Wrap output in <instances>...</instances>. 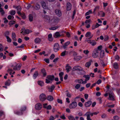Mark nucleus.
<instances>
[{"mask_svg": "<svg viewBox=\"0 0 120 120\" xmlns=\"http://www.w3.org/2000/svg\"><path fill=\"white\" fill-rule=\"evenodd\" d=\"M108 92L109 96L108 99L111 100H114V95L112 91V90H109Z\"/></svg>", "mask_w": 120, "mask_h": 120, "instance_id": "f257e3e1", "label": "nucleus"}, {"mask_svg": "<svg viewBox=\"0 0 120 120\" xmlns=\"http://www.w3.org/2000/svg\"><path fill=\"white\" fill-rule=\"evenodd\" d=\"M55 55L54 54H52L49 57V59L51 60H52L55 57Z\"/></svg>", "mask_w": 120, "mask_h": 120, "instance_id": "bf43d9fd", "label": "nucleus"}, {"mask_svg": "<svg viewBox=\"0 0 120 120\" xmlns=\"http://www.w3.org/2000/svg\"><path fill=\"white\" fill-rule=\"evenodd\" d=\"M115 58L116 59L118 60L119 59V57L118 55H116L115 57Z\"/></svg>", "mask_w": 120, "mask_h": 120, "instance_id": "338daca9", "label": "nucleus"}, {"mask_svg": "<svg viewBox=\"0 0 120 120\" xmlns=\"http://www.w3.org/2000/svg\"><path fill=\"white\" fill-rule=\"evenodd\" d=\"M16 35L15 33H12V38L13 40L14 41H16Z\"/></svg>", "mask_w": 120, "mask_h": 120, "instance_id": "a878e982", "label": "nucleus"}, {"mask_svg": "<svg viewBox=\"0 0 120 120\" xmlns=\"http://www.w3.org/2000/svg\"><path fill=\"white\" fill-rule=\"evenodd\" d=\"M4 35L7 37V36H8L9 35V32L8 31H6L4 33Z\"/></svg>", "mask_w": 120, "mask_h": 120, "instance_id": "5fc2aeb1", "label": "nucleus"}, {"mask_svg": "<svg viewBox=\"0 0 120 120\" xmlns=\"http://www.w3.org/2000/svg\"><path fill=\"white\" fill-rule=\"evenodd\" d=\"M47 79H46V82L48 83L51 82L52 80L54 79V76L53 75H50L47 77Z\"/></svg>", "mask_w": 120, "mask_h": 120, "instance_id": "20e7f679", "label": "nucleus"}, {"mask_svg": "<svg viewBox=\"0 0 120 120\" xmlns=\"http://www.w3.org/2000/svg\"><path fill=\"white\" fill-rule=\"evenodd\" d=\"M4 19V22L5 23H7L8 22V20L6 18H5Z\"/></svg>", "mask_w": 120, "mask_h": 120, "instance_id": "774afa93", "label": "nucleus"}, {"mask_svg": "<svg viewBox=\"0 0 120 120\" xmlns=\"http://www.w3.org/2000/svg\"><path fill=\"white\" fill-rule=\"evenodd\" d=\"M29 17L30 21H32L33 18L32 15H30L29 16Z\"/></svg>", "mask_w": 120, "mask_h": 120, "instance_id": "8fccbe9b", "label": "nucleus"}, {"mask_svg": "<svg viewBox=\"0 0 120 120\" xmlns=\"http://www.w3.org/2000/svg\"><path fill=\"white\" fill-rule=\"evenodd\" d=\"M58 27V26H56L50 28L49 29L50 30H54L57 29Z\"/></svg>", "mask_w": 120, "mask_h": 120, "instance_id": "c03bdc74", "label": "nucleus"}, {"mask_svg": "<svg viewBox=\"0 0 120 120\" xmlns=\"http://www.w3.org/2000/svg\"><path fill=\"white\" fill-rule=\"evenodd\" d=\"M47 99L49 101H52L53 99L51 95H49L48 96L47 98Z\"/></svg>", "mask_w": 120, "mask_h": 120, "instance_id": "c756f323", "label": "nucleus"}, {"mask_svg": "<svg viewBox=\"0 0 120 120\" xmlns=\"http://www.w3.org/2000/svg\"><path fill=\"white\" fill-rule=\"evenodd\" d=\"M6 38L7 39V41L8 42H11V39L9 38V37L7 36Z\"/></svg>", "mask_w": 120, "mask_h": 120, "instance_id": "3c124183", "label": "nucleus"}, {"mask_svg": "<svg viewBox=\"0 0 120 120\" xmlns=\"http://www.w3.org/2000/svg\"><path fill=\"white\" fill-rule=\"evenodd\" d=\"M38 72L37 71L35 72L33 75V78L34 79H35L36 77L38 76Z\"/></svg>", "mask_w": 120, "mask_h": 120, "instance_id": "7c9ffc66", "label": "nucleus"}, {"mask_svg": "<svg viewBox=\"0 0 120 120\" xmlns=\"http://www.w3.org/2000/svg\"><path fill=\"white\" fill-rule=\"evenodd\" d=\"M83 52L84 54L87 55L89 52V51L87 50H85L83 51Z\"/></svg>", "mask_w": 120, "mask_h": 120, "instance_id": "13d9d810", "label": "nucleus"}, {"mask_svg": "<svg viewBox=\"0 0 120 120\" xmlns=\"http://www.w3.org/2000/svg\"><path fill=\"white\" fill-rule=\"evenodd\" d=\"M44 18L45 20L49 22H51V19H50V18L49 16L47 15H45L44 16Z\"/></svg>", "mask_w": 120, "mask_h": 120, "instance_id": "f8f14e48", "label": "nucleus"}, {"mask_svg": "<svg viewBox=\"0 0 120 120\" xmlns=\"http://www.w3.org/2000/svg\"><path fill=\"white\" fill-rule=\"evenodd\" d=\"M11 15H14L15 13V11L12 10L10 11Z\"/></svg>", "mask_w": 120, "mask_h": 120, "instance_id": "a18cd8bd", "label": "nucleus"}, {"mask_svg": "<svg viewBox=\"0 0 120 120\" xmlns=\"http://www.w3.org/2000/svg\"><path fill=\"white\" fill-rule=\"evenodd\" d=\"M114 120H119V117L118 116H115L113 117Z\"/></svg>", "mask_w": 120, "mask_h": 120, "instance_id": "864d4df0", "label": "nucleus"}, {"mask_svg": "<svg viewBox=\"0 0 120 120\" xmlns=\"http://www.w3.org/2000/svg\"><path fill=\"white\" fill-rule=\"evenodd\" d=\"M8 19L9 20H11V19H13L14 18V17L13 16H12L11 15H9L8 17Z\"/></svg>", "mask_w": 120, "mask_h": 120, "instance_id": "603ef678", "label": "nucleus"}, {"mask_svg": "<svg viewBox=\"0 0 120 120\" xmlns=\"http://www.w3.org/2000/svg\"><path fill=\"white\" fill-rule=\"evenodd\" d=\"M41 72L43 74L44 76H45L46 75V72L45 71L44 69H43L41 70Z\"/></svg>", "mask_w": 120, "mask_h": 120, "instance_id": "a19ab883", "label": "nucleus"}, {"mask_svg": "<svg viewBox=\"0 0 120 120\" xmlns=\"http://www.w3.org/2000/svg\"><path fill=\"white\" fill-rule=\"evenodd\" d=\"M91 33L90 32H87L85 34V36L86 37H88L91 36Z\"/></svg>", "mask_w": 120, "mask_h": 120, "instance_id": "72a5a7b5", "label": "nucleus"}, {"mask_svg": "<svg viewBox=\"0 0 120 120\" xmlns=\"http://www.w3.org/2000/svg\"><path fill=\"white\" fill-rule=\"evenodd\" d=\"M59 21V19L57 18H55L53 19H51V22L52 21V23L53 24H57Z\"/></svg>", "mask_w": 120, "mask_h": 120, "instance_id": "6ab92c4d", "label": "nucleus"}, {"mask_svg": "<svg viewBox=\"0 0 120 120\" xmlns=\"http://www.w3.org/2000/svg\"><path fill=\"white\" fill-rule=\"evenodd\" d=\"M48 104L47 103H45L43 105V107L44 108L46 109L47 110H50L52 108V106L50 105H49L47 106Z\"/></svg>", "mask_w": 120, "mask_h": 120, "instance_id": "dca6fc26", "label": "nucleus"}, {"mask_svg": "<svg viewBox=\"0 0 120 120\" xmlns=\"http://www.w3.org/2000/svg\"><path fill=\"white\" fill-rule=\"evenodd\" d=\"M41 105L40 103H37L35 105V108L37 110H39L41 109Z\"/></svg>", "mask_w": 120, "mask_h": 120, "instance_id": "f3484780", "label": "nucleus"}, {"mask_svg": "<svg viewBox=\"0 0 120 120\" xmlns=\"http://www.w3.org/2000/svg\"><path fill=\"white\" fill-rule=\"evenodd\" d=\"M40 8V6L39 4L37 3L35 5V8L36 10L39 9Z\"/></svg>", "mask_w": 120, "mask_h": 120, "instance_id": "473e14b6", "label": "nucleus"}, {"mask_svg": "<svg viewBox=\"0 0 120 120\" xmlns=\"http://www.w3.org/2000/svg\"><path fill=\"white\" fill-rule=\"evenodd\" d=\"M102 46L101 45H100L98 47L97 49L98 50H98L100 51L101 50V49H102Z\"/></svg>", "mask_w": 120, "mask_h": 120, "instance_id": "052dcab7", "label": "nucleus"}, {"mask_svg": "<svg viewBox=\"0 0 120 120\" xmlns=\"http://www.w3.org/2000/svg\"><path fill=\"white\" fill-rule=\"evenodd\" d=\"M94 115L93 113H91L90 112H87L85 115L87 116V120H92L90 118V116H93Z\"/></svg>", "mask_w": 120, "mask_h": 120, "instance_id": "0eeeda50", "label": "nucleus"}, {"mask_svg": "<svg viewBox=\"0 0 120 120\" xmlns=\"http://www.w3.org/2000/svg\"><path fill=\"white\" fill-rule=\"evenodd\" d=\"M92 13V10H89L88 12L86 13L85 15H88L90 14H91Z\"/></svg>", "mask_w": 120, "mask_h": 120, "instance_id": "de8ad7c7", "label": "nucleus"}, {"mask_svg": "<svg viewBox=\"0 0 120 120\" xmlns=\"http://www.w3.org/2000/svg\"><path fill=\"white\" fill-rule=\"evenodd\" d=\"M70 43V42L69 41H68L65 43L64 45H63V47L64 49L66 48L67 46L69 45Z\"/></svg>", "mask_w": 120, "mask_h": 120, "instance_id": "b1692460", "label": "nucleus"}, {"mask_svg": "<svg viewBox=\"0 0 120 120\" xmlns=\"http://www.w3.org/2000/svg\"><path fill=\"white\" fill-rule=\"evenodd\" d=\"M41 4L43 8L46 10H48L49 8L47 5L46 3L44 1H42L41 2Z\"/></svg>", "mask_w": 120, "mask_h": 120, "instance_id": "9b49d317", "label": "nucleus"}, {"mask_svg": "<svg viewBox=\"0 0 120 120\" xmlns=\"http://www.w3.org/2000/svg\"><path fill=\"white\" fill-rule=\"evenodd\" d=\"M92 104V102L90 101H88L85 103V106L86 107H89Z\"/></svg>", "mask_w": 120, "mask_h": 120, "instance_id": "4be33fe9", "label": "nucleus"}, {"mask_svg": "<svg viewBox=\"0 0 120 120\" xmlns=\"http://www.w3.org/2000/svg\"><path fill=\"white\" fill-rule=\"evenodd\" d=\"M100 25H101L98 24V23H97L95 25H93L92 26V30H94L98 27Z\"/></svg>", "mask_w": 120, "mask_h": 120, "instance_id": "412c9836", "label": "nucleus"}, {"mask_svg": "<svg viewBox=\"0 0 120 120\" xmlns=\"http://www.w3.org/2000/svg\"><path fill=\"white\" fill-rule=\"evenodd\" d=\"M59 46L58 43L55 44L54 46V50L55 52H56L59 50Z\"/></svg>", "mask_w": 120, "mask_h": 120, "instance_id": "4468645a", "label": "nucleus"}, {"mask_svg": "<svg viewBox=\"0 0 120 120\" xmlns=\"http://www.w3.org/2000/svg\"><path fill=\"white\" fill-rule=\"evenodd\" d=\"M77 105V104L76 102H73L70 104L69 107L71 109H74L75 108Z\"/></svg>", "mask_w": 120, "mask_h": 120, "instance_id": "6e6552de", "label": "nucleus"}, {"mask_svg": "<svg viewBox=\"0 0 120 120\" xmlns=\"http://www.w3.org/2000/svg\"><path fill=\"white\" fill-rule=\"evenodd\" d=\"M55 12L56 15L59 16H60L62 14L61 11L59 9L56 10Z\"/></svg>", "mask_w": 120, "mask_h": 120, "instance_id": "aec40b11", "label": "nucleus"}, {"mask_svg": "<svg viewBox=\"0 0 120 120\" xmlns=\"http://www.w3.org/2000/svg\"><path fill=\"white\" fill-rule=\"evenodd\" d=\"M66 68L67 72H68L71 69V67L69 66L68 64H67L66 66Z\"/></svg>", "mask_w": 120, "mask_h": 120, "instance_id": "5701e85b", "label": "nucleus"}, {"mask_svg": "<svg viewBox=\"0 0 120 120\" xmlns=\"http://www.w3.org/2000/svg\"><path fill=\"white\" fill-rule=\"evenodd\" d=\"M73 71L77 70L84 71L83 68L81 67L78 66H76L74 67L72 69Z\"/></svg>", "mask_w": 120, "mask_h": 120, "instance_id": "423d86ee", "label": "nucleus"}, {"mask_svg": "<svg viewBox=\"0 0 120 120\" xmlns=\"http://www.w3.org/2000/svg\"><path fill=\"white\" fill-rule=\"evenodd\" d=\"M55 87L54 85H52L51 86V87L49 88V91L50 92H52L54 89Z\"/></svg>", "mask_w": 120, "mask_h": 120, "instance_id": "4c0bfd02", "label": "nucleus"}, {"mask_svg": "<svg viewBox=\"0 0 120 120\" xmlns=\"http://www.w3.org/2000/svg\"><path fill=\"white\" fill-rule=\"evenodd\" d=\"M0 12L2 15H4L5 13L4 11L2 8H0Z\"/></svg>", "mask_w": 120, "mask_h": 120, "instance_id": "ea45409f", "label": "nucleus"}, {"mask_svg": "<svg viewBox=\"0 0 120 120\" xmlns=\"http://www.w3.org/2000/svg\"><path fill=\"white\" fill-rule=\"evenodd\" d=\"M31 32V31L29 30L28 29L25 30V29L23 28L21 29V33L23 34H28Z\"/></svg>", "mask_w": 120, "mask_h": 120, "instance_id": "1a4fd4ad", "label": "nucleus"}, {"mask_svg": "<svg viewBox=\"0 0 120 120\" xmlns=\"http://www.w3.org/2000/svg\"><path fill=\"white\" fill-rule=\"evenodd\" d=\"M21 67V65L19 64H17L16 63H14L12 67L14 70H18L20 69Z\"/></svg>", "mask_w": 120, "mask_h": 120, "instance_id": "7ed1b4c3", "label": "nucleus"}, {"mask_svg": "<svg viewBox=\"0 0 120 120\" xmlns=\"http://www.w3.org/2000/svg\"><path fill=\"white\" fill-rule=\"evenodd\" d=\"M72 5L69 2H68L67 4V10L68 11H70Z\"/></svg>", "mask_w": 120, "mask_h": 120, "instance_id": "a211bd4d", "label": "nucleus"}, {"mask_svg": "<svg viewBox=\"0 0 120 120\" xmlns=\"http://www.w3.org/2000/svg\"><path fill=\"white\" fill-rule=\"evenodd\" d=\"M100 7L99 6H97L95 7V8L94 9L93 13H95V11L98 10L99 9Z\"/></svg>", "mask_w": 120, "mask_h": 120, "instance_id": "49530a36", "label": "nucleus"}, {"mask_svg": "<svg viewBox=\"0 0 120 120\" xmlns=\"http://www.w3.org/2000/svg\"><path fill=\"white\" fill-rule=\"evenodd\" d=\"M41 41L40 39L39 38H37L35 39L34 41L35 43H38L40 42Z\"/></svg>", "mask_w": 120, "mask_h": 120, "instance_id": "c9c22d12", "label": "nucleus"}, {"mask_svg": "<svg viewBox=\"0 0 120 120\" xmlns=\"http://www.w3.org/2000/svg\"><path fill=\"white\" fill-rule=\"evenodd\" d=\"M64 74V73L63 72H60L59 74V75L60 77V80L61 81H63V75Z\"/></svg>", "mask_w": 120, "mask_h": 120, "instance_id": "cd10ccee", "label": "nucleus"}, {"mask_svg": "<svg viewBox=\"0 0 120 120\" xmlns=\"http://www.w3.org/2000/svg\"><path fill=\"white\" fill-rule=\"evenodd\" d=\"M87 41L88 43L90 44L93 46H94L96 44V42L94 40H88Z\"/></svg>", "mask_w": 120, "mask_h": 120, "instance_id": "2eb2a0df", "label": "nucleus"}, {"mask_svg": "<svg viewBox=\"0 0 120 120\" xmlns=\"http://www.w3.org/2000/svg\"><path fill=\"white\" fill-rule=\"evenodd\" d=\"M99 52L97 49H95L93 51L92 53V56L94 58H97L98 56Z\"/></svg>", "mask_w": 120, "mask_h": 120, "instance_id": "39448f33", "label": "nucleus"}, {"mask_svg": "<svg viewBox=\"0 0 120 120\" xmlns=\"http://www.w3.org/2000/svg\"><path fill=\"white\" fill-rule=\"evenodd\" d=\"M66 96L69 98H70L71 96V94L69 92H68L66 94Z\"/></svg>", "mask_w": 120, "mask_h": 120, "instance_id": "6e6d98bb", "label": "nucleus"}, {"mask_svg": "<svg viewBox=\"0 0 120 120\" xmlns=\"http://www.w3.org/2000/svg\"><path fill=\"white\" fill-rule=\"evenodd\" d=\"M38 84L41 86H42L44 85V83L42 81H39L38 82Z\"/></svg>", "mask_w": 120, "mask_h": 120, "instance_id": "c85d7f7f", "label": "nucleus"}, {"mask_svg": "<svg viewBox=\"0 0 120 120\" xmlns=\"http://www.w3.org/2000/svg\"><path fill=\"white\" fill-rule=\"evenodd\" d=\"M65 33L66 32L64 31L60 32V33L58 32H57L54 33L53 36L55 38H57L63 35V34Z\"/></svg>", "mask_w": 120, "mask_h": 120, "instance_id": "f03ea898", "label": "nucleus"}, {"mask_svg": "<svg viewBox=\"0 0 120 120\" xmlns=\"http://www.w3.org/2000/svg\"><path fill=\"white\" fill-rule=\"evenodd\" d=\"M52 35L51 34H50L48 35V38L49 41H52Z\"/></svg>", "mask_w": 120, "mask_h": 120, "instance_id": "f704fd0d", "label": "nucleus"}, {"mask_svg": "<svg viewBox=\"0 0 120 120\" xmlns=\"http://www.w3.org/2000/svg\"><path fill=\"white\" fill-rule=\"evenodd\" d=\"M68 118L70 120H75V117L72 116H68Z\"/></svg>", "mask_w": 120, "mask_h": 120, "instance_id": "58836bf2", "label": "nucleus"}, {"mask_svg": "<svg viewBox=\"0 0 120 120\" xmlns=\"http://www.w3.org/2000/svg\"><path fill=\"white\" fill-rule=\"evenodd\" d=\"M44 60L47 63L49 64V59H44Z\"/></svg>", "mask_w": 120, "mask_h": 120, "instance_id": "680f3d73", "label": "nucleus"}, {"mask_svg": "<svg viewBox=\"0 0 120 120\" xmlns=\"http://www.w3.org/2000/svg\"><path fill=\"white\" fill-rule=\"evenodd\" d=\"M80 85L79 84H77L75 86V88L77 89H78L80 87Z\"/></svg>", "mask_w": 120, "mask_h": 120, "instance_id": "e2e57ef3", "label": "nucleus"}, {"mask_svg": "<svg viewBox=\"0 0 120 120\" xmlns=\"http://www.w3.org/2000/svg\"><path fill=\"white\" fill-rule=\"evenodd\" d=\"M26 106H24L22 107L21 110V112H15V113L18 115H21L22 114V112L26 110Z\"/></svg>", "mask_w": 120, "mask_h": 120, "instance_id": "ddd939ff", "label": "nucleus"}, {"mask_svg": "<svg viewBox=\"0 0 120 120\" xmlns=\"http://www.w3.org/2000/svg\"><path fill=\"white\" fill-rule=\"evenodd\" d=\"M61 118L63 119H66V117L64 115H62L60 117Z\"/></svg>", "mask_w": 120, "mask_h": 120, "instance_id": "69168bd1", "label": "nucleus"}, {"mask_svg": "<svg viewBox=\"0 0 120 120\" xmlns=\"http://www.w3.org/2000/svg\"><path fill=\"white\" fill-rule=\"evenodd\" d=\"M66 52V51H65L62 52L61 53V56H64L65 55Z\"/></svg>", "mask_w": 120, "mask_h": 120, "instance_id": "0e129e2a", "label": "nucleus"}, {"mask_svg": "<svg viewBox=\"0 0 120 120\" xmlns=\"http://www.w3.org/2000/svg\"><path fill=\"white\" fill-rule=\"evenodd\" d=\"M82 58V57L81 56H77L75 57V59L77 60H79Z\"/></svg>", "mask_w": 120, "mask_h": 120, "instance_id": "37998d69", "label": "nucleus"}, {"mask_svg": "<svg viewBox=\"0 0 120 120\" xmlns=\"http://www.w3.org/2000/svg\"><path fill=\"white\" fill-rule=\"evenodd\" d=\"M91 64V63L90 62H88L86 63L85 64V66L86 67L89 68Z\"/></svg>", "mask_w": 120, "mask_h": 120, "instance_id": "e433bc0d", "label": "nucleus"}, {"mask_svg": "<svg viewBox=\"0 0 120 120\" xmlns=\"http://www.w3.org/2000/svg\"><path fill=\"white\" fill-rule=\"evenodd\" d=\"M15 23V22L14 21H11L9 22V24L10 26H11Z\"/></svg>", "mask_w": 120, "mask_h": 120, "instance_id": "09e8293b", "label": "nucleus"}, {"mask_svg": "<svg viewBox=\"0 0 120 120\" xmlns=\"http://www.w3.org/2000/svg\"><path fill=\"white\" fill-rule=\"evenodd\" d=\"M83 77H85L86 79L85 80L86 81H88L89 80L90 78V76L89 75H84L83 76Z\"/></svg>", "mask_w": 120, "mask_h": 120, "instance_id": "bb28decb", "label": "nucleus"}, {"mask_svg": "<svg viewBox=\"0 0 120 120\" xmlns=\"http://www.w3.org/2000/svg\"><path fill=\"white\" fill-rule=\"evenodd\" d=\"M113 67L115 69L117 68H118V65L116 63H115L113 64Z\"/></svg>", "mask_w": 120, "mask_h": 120, "instance_id": "79ce46f5", "label": "nucleus"}, {"mask_svg": "<svg viewBox=\"0 0 120 120\" xmlns=\"http://www.w3.org/2000/svg\"><path fill=\"white\" fill-rule=\"evenodd\" d=\"M11 81L10 80H8L5 82V85L7 86H9L11 84Z\"/></svg>", "mask_w": 120, "mask_h": 120, "instance_id": "2f4dec72", "label": "nucleus"}, {"mask_svg": "<svg viewBox=\"0 0 120 120\" xmlns=\"http://www.w3.org/2000/svg\"><path fill=\"white\" fill-rule=\"evenodd\" d=\"M39 99L42 101H45L46 99V95L44 94H42L39 96Z\"/></svg>", "mask_w": 120, "mask_h": 120, "instance_id": "9d476101", "label": "nucleus"}, {"mask_svg": "<svg viewBox=\"0 0 120 120\" xmlns=\"http://www.w3.org/2000/svg\"><path fill=\"white\" fill-rule=\"evenodd\" d=\"M105 52L104 50H101L100 53V56L101 58H102L104 56Z\"/></svg>", "mask_w": 120, "mask_h": 120, "instance_id": "393cba45", "label": "nucleus"}, {"mask_svg": "<svg viewBox=\"0 0 120 120\" xmlns=\"http://www.w3.org/2000/svg\"><path fill=\"white\" fill-rule=\"evenodd\" d=\"M91 20L90 19L86 20L85 22L86 24H90Z\"/></svg>", "mask_w": 120, "mask_h": 120, "instance_id": "4d7b16f0", "label": "nucleus"}]
</instances>
